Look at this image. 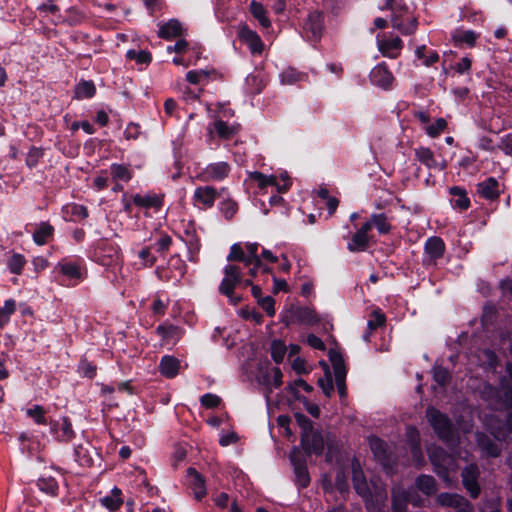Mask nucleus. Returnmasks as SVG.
<instances>
[{
  "instance_id": "f257e3e1",
  "label": "nucleus",
  "mask_w": 512,
  "mask_h": 512,
  "mask_svg": "<svg viewBox=\"0 0 512 512\" xmlns=\"http://www.w3.org/2000/svg\"><path fill=\"white\" fill-rule=\"evenodd\" d=\"M297 425L301 429L300 447L307 454L321 456L325 449V440L320 430L314 429L313 422L303 413H294Z\"/></svg>"
},
{
  "instance_id": "f03ea898",
  "label": "nucleus",
  "mask_w": 512,
  "mask_h": 512,
  "mask_svg": "<svg viewBox=\"0 0 512 512\" xmlns=\"http://www.w3.org/2000/svg\"><path fill=\"white\" fill-rule=\"evenodd\" d=\"M429 425L434 433L447 446H456L459 437L450 417L434 406H428L425 413Z\"/></svg>"
},
{
  "instance_id": "7ed1b4c3",
  "label": "nucleus",
  "mask_w": 512,
  "mask_h": 512,
  "mask_svg": "<svg viewBox=\"0 0 512 512\" xmlns=\"http://www.w3.org/2000/svg\"><path fill=\"white\" fill-rule=\"evenodd\" d=\"M238 270V265H226L223 269L224 277L219 285V293L226 296L233 305H237L243 300L241 295H237L234 292L237 287V282L240 280Z\"/></svg>"
},
{
  "instance_id": "20e7f679",
  "label": "nucleus",
  "mask_w": 512,
  "mask_h": 512,
  "mask_svg": "<svg viewBox=\"0 0 512 512\" xmlns=\"http://www.w3.org/2000/svg\"><path fill=\"white\" fill-rule=\"evenodd\" d=\"M352 482L356 493L362 497L367 509H370L371 506H376V504L380 505V503L383 501V496L381 493H376V495H373L363 474V471L360 468H353Z\"/></svg>"
},
{
  "instance_id": "39448f33",
  "label": "nucleus",
  "mask_w": 512,
  "mask_h": 512,
  "mask_svg": "<svg viewBox=\"0 0 512 512\" xmlns=\"http://www.w3.org/2000/svg\"><path fill=\"white\" fill-rule=\"evenodd\" d=\"M225 191V188L218 191L215 187L209 185L198 186L193 193V205L198 209L208 210L214 206L216 199L223 197Z\"/></svg>"
},
{
  "instance_id": "423d86ee",
  "label": "nucleus",
  "mask_w": 512,
  "mask_h": 512,
  "mask_svg": "<svg viewBox=\"0 0 512 512\" xmlns=\"http://www.w3.org/2000/svg\"><path fill=\"white\" fill-rule=\"evenodd\" d=\"M49 428L52 437L60 443H69L76 436L71 419L67 416H61L59 419L51 418Z\"/></svg>"
},
{
  "instance_id": "0eeeda50",
  "label": "nucleus",
  "mask_w": 512,
  "mask_h": 512,
  "mask_svg": "<svg viewBox=\"0 0 512 512\" xmlns=\"http://www.w3.org/2000/svg\"><path fill=\"white\" fill-rule=\"evenodd\" d=\"M446 251L444 240L439 236H431L424 243L423 265L426 267L436 266Z\"/></svg>"
},
{
  "instance_id": "6e6552de",
  "label": "nucleus",
  "mask_w": 512,
  "mask_h": 512,
  "mask_svg": "<svg viewBox=\"0 0 512 512\" xmlns=\"http://www.w3.org/2000/svg\"><path fill=\"white\" fill-rule=\"evenodd\" d=\"M370 83L384 91H390L393 89L395 77L388 68L386 62H380L377 64L369 74Z\"/></svg>"
},
{
  "instance_id": "1a4fd4ad",
  "label": "nucleus",
  "mask_w": 512,
  "mask_h": 512,
  "mask_svg": "<svg viewBox=\"0 0 512 512\" xmlns=\"http://www.w3.org/2000/svg\"><path fill=\"white\" fill-rule=\"evenodd\" d=\"M83 263L84 261L81 258L74 260L63 258L58 262L55 269L63 276L78 283L82 281L86 275V270L82 266Z\"/></svg>"
},
{
  "instance_id": "9d476101",
  "label": "nucleus",
  "mask_w": 512,
  "mask_h": 512,
  "mask_svg": "<svg viewBox=\"0 0 512 512\" xmlns=\"http://www.w3.org/2000/svg\"><path fill=\"white\" fill-rule=\"evenodd\" d=\"M324 29V15L320 11L308 14L303 24V31L309 42L317 43L322 37Z\"/></svg>"
},
{
  "instance_id": "9b49d317",
  "label": "nucleus",
  "mask_w": 512,
  "mask_h": 512,
  "mask_svg": "<svg viewBox=\"0 0 512 512\" xmlns=\"http://www.w3.org/2000/svg\"><path fill=\"white\" fill-rule=\"evenodd\" d=\"M479 476V468L474 463L466 466L461 472L462 484L472 499H477L481 493Z\"/></svg>"
},
{
  "instance_id": "f8f14e48",
  "label": "nucleus",
  "mask_w": 512,
  "mask_h": 512,
  "mask_svg": "<svg viewBox=\"0 0 512 512\" xmlns=\"http://www.w3.org/2000/svg\"><path fill=\"white\" fill-rule=\"evenodd\" d=\"M371 451L376 461L385 469L390 470L393 467L392 454L384 440L377 436L369 439Z\"/></svg>"
},
{
  "instance_id": "ddd939ff",
  "label": "nucleus",
  "mask_w": 512,
  "mask_h": 512,
  "mask_svg": "<svg viewBox=\"0 0 512 512\" xmlns=\"http://www.w3.org/2000/svg\"><path fill=\"white\" fill-rule=\"evenodd\" d=\"M259 246L258 243H246L245 245L247 250V267H250L248 273L251 277H255L258 270H261L263 274L273 273L271 267L263 265L261 257L258 255Z\"/></svg>"
},
{
  "instance_id": "4468645a",
  "label": "nucleus",
  "mask_w": 512,
  "mask_h": 512,
  "mask_svg": "<svg viewBox=\"0 0 512 512\" xmlns=\"http://www.w3.org/2000/svg\"><path fill=\"white\" fill-rule=\"evenodd\" d=\"M164 198V194H157L154 192H149L145 195L137 193L131 197L135 206L145 210H154L155 212H159L162 209L164 205Z\"/></svg>"
},
{
  "instance_id": "2eb2a0df",
  "label": "nucleus",
  "mask_w": 512,
  "mask_h": 512,
  "mask_svg": "<svg viewBox=\"0 0 512 512\" xmlns=\"http://www.w3.org/2000/svg\"><path fill=\"white\" fill-rule=\"evenodd\" d=\"M239 39L248 46L253 55H260L264 50V43L256 31L244 24L238 32Z\"/></svg>"
},
{
  "instance_id": "dca6fc26",
  "label": "nucleus",
  "mask_w": 512,
  "mask_h": 512,
  "mask_svg": "<svg viewBox=\"0 0 512 512\" xmlns=\"http://www.w3.org/2000/svg\"><path fill=\"white\" fill-rule=\"evenodd\" d=\"M478 196L487 201H496L501 195L499 181L495 177H488L476 185Z\"/></svg>"
},
{
  "instance_id": "f3484780",
  "label": "nucleus",
  "mask_w": 512,
  "mask_h": 512,
  "mask_svg": "<svg viewBox=\"0 0 512 512\" xmlns=\"http://www.w3.org/2000/svg\"><path fill=\"white\" fill-rule=\"evenodd\" d=\"M188 485L192 489L194 498L201 501L207 495L206 481L202 474L195 468L187 469Z\"/></svg>"
},
{
  "instance_id": "a211bd4d",
  "label": "nucleus",
  "mask_w": 512,
  "mask_h": 512,
  "mask_svg": "<svg viewBox=\"0 0 512 512\" xmlns=\"http://www.w3.org/2000/svg\"><path fill=\"white\" fill-rule=\"evenodd\" d=\"M292 313L296 318L297 324L315 326L320 323V318L316 311L308 306L292 305Z\"/></svg>"
},
{
  "instance_id": "6ab92c4d",
  "label": "nucleus",
  "mask_w": 512,
  "mask_h": 512,
  "mask_svg": "<svg viewBox=\"0 0 512 512\" xmlns=\"http://www.w3.org/2000/svg\"><path fill=\"white\" fill-rule=\"evenodd\" d=\"M230 172V165L227 162H216L207 165L202 172L204 180L221 181L225 179Z\"/></svg>"
},
{
  "instance_id": "aec40b11",
  "label": "nucleus",
  "mask_w": 512,
  "mask_h": 512,
  "mask_svg": "<svg viewBox=\"0 0 512 512\" xmlns=\"http://www.w3.org/2000/svg\"><path fill=\"white\" fill-rule=\"evenodd\" d=\"M156 334L159 335L164 344L175 345L181 338L182 329L174 324H160L156 327Z\"/></svg>"
},
{
  "instance_id": "412c9836",
  "label": "nucleus",
  "mask_w": 512,
  "mask_h": 512,
  "mask_svg": "<svg viewBox=\"0 0 512 512\" xmlns=\"http://www.w3.org/2000/svg\"><path fill=\"white\" fill-rule=\"evenodd\" d=\"M476 442L484 455L491 458H497L501 454V447L488 435L483 432L476 434Z\"/></svg>"
},
{
  "instance_id": "4be33fe9",
  "label": "nucleus",
  "mask_w": 512,
  "mask_h": 512,
  "mask_svg": "<svg viewBox=\"0 0 512 512\" xmlns=\"http://www.w3.org/2000/svg\"><path fill=\"white\" fill-rule=\"evenodd\" d=\"M158 369L163 377L173 379L179 374L180 360L172 355H164L159 362Z\"/></svg>"
},
{
  "instance_id": "5701e85b",
  "label": "nucleus",
  "mask_w": 512,
  "mask_h": 512,
  "mask_svg": "<svg viewBox=\"0 0 512 512\" xmlns=\"http://www.w3.org/2000/svg\"><path fill=\"white\" fill-rule=\"evenodd\" d=\"M449 194L452 196L450 202L454 209L465 211L470 207V198L464 187L452 186L449 188Z\"/></svg>"
},
{
  "instance_id": "b1692460",
  "label": "nucleus",
  "mask_w": 512,
  "mask_h": 512,
  "mask_svg": "<svg viewBox=\"0 0 512 512\" xmlns=\"http://www.w3.org/2000/svg\"><path fill=\"white\" fill-rule=\"evenodd\" d=\"M63 219L69 222L84 220L89 216L86 206L77 203H70L62 208Z\"/></svg>"
},
{
  "instance_id": "393cba45",
  "label": "nucleus",
  "mask_w": 512,
  "mask_h": 512,
  "mask_svg": "<svg viewBox=\"0 0 512 512\" xmlns=\"http://www.w3.org/2000/svg\"><path fill=\"white\" fill-rule=\"evenodd\" d=\"M402 47L403 42L398 36L392 39L378 40V49L384 57L397 58Z\"/></svg>"
},
{
  "instance_id": "a878e982",
  "label": "nucleus",
  "mask_w": 512,
  "mask_h": 512,
  "mask_svg": "<svg viewBox=\"0 0 512 512\" xmlns=\"http://www.w3.org/2000/svg\"><path fill=\"white\" fill-rule=\"evenodd\" d=\"M183 26L177 19H170L159 27L158 36L164 40H171L183 35Z\"/></svg>"
},
{
  "instance_id": "bb28decb",
  "label": "nucleus",
  "mask_w": 512,
  "mask_h": 512,
  "mask_svg": "<svg viewBox=\"0 0 512 512\" xmlns=\"http://www.w3.org/2000/svg\"><path fill=\"white\" fill-rule=\"evenodd\" d=\"M54 232V227L48 221H42L33 232V241L36 245L43 246L53 239Z\"/></svg>"
},
{
  "instance_id": "cd10ccee",
  "label": "nucleus",
  "mask_w": 512,
  "mask_h": 512,
  "mask_svg": "<svg viewBox=\"0 0 512 512\" xmlns=\"http://www.w3.org/2000/svg\"><path fill=\"white\" fill-rule=\"evenodd\" d=\"M214 130L221 140H231L241 130L238 123L229 125L227 122L216 119L213 123Z\"/></svg>"
},
{
  "instance_id": "c85d7f7f",
  "label": "nucleus",
  "mask_w": 512,
  "mask_h": 512,
  "mask_svg": "<svg viewBox=\"0 0 512 512\" xmlns=\"http://www.w3.org/2000/svg\"><path fill=\"white\" fill-rule=\"evenodd\" d=\"M372 236H366L365 234L355 231L350 237L347 243V249L351 253L365 252L370 247Z\"/></svg>"
},
{
  "instance_id": "c756f323",
  "label": "nucleus",
  "mask_w": 512,
  "mask_h": 512,
  "mask_svg": "<svg viewBox=\"0 0 512 512\" xmlns=\"http://www.w3.org/2000/svg\"><path fill=\"white\" fill-rule=\"evenodd\" d=\"M436 500L440 506L452 507L456 510L461 506H467V503L469 502L465 497L459 494L448 492H442L438 494Z\"/></svg>"
},
{
  "instance_id": "7c9ffc66",
  "label": "nucleus",
  "mask_w": 512,
  "mask_h": 512,
  "mask_svg": "<svg viewBox=\"0 0 512 512\" xmlns=\"http://www.w3.org/2000/svg\"><path fill=\"white\" fill-rule=\"evenodd\" d=\"M373 228H375L379 235H387L391 232L393 226L391 219L386 213H372L370 215Z\"/></svg>"
},
{
  "instance_id": "2f4dec72",
  "label": "nucleus",
  "mask_w": 512,
  "mask_h": 512,
  "mask_svg": "<svg viewBox=\"0 0 512 512\" xmlns=\"http://www.w3.org/2000/svg\"><path fill=\"white\" fill-rule=\"evenodd\" d=\"M415 485L419 491L426 496H432L437 492V482L433 476L421 474L415 480Z\"/></svg>"
},
{
  "instance_id": "473e14b6",
  "label": "nucleus",
  "mask_w": 512,
  "mask_h": 512,
  "mask_svg": "<svg viewBox=\"0 0 512 512\" xmlns=\"http://www.w3.org/2000/svg\"><path fill=\"white\" fill-rule=\"evenodd\" d=\"M249 12L263 28L271 27V21L267 16V10L262 3L252 0L249 5Z\"/></svg>"
},
{
  "instance_id": "72a5a7b5",
  "label": "nucleus",
  "mask_w": 512,
  "mask_h": 512,
  "mask_svg": "<svg viewBox=\"0 0 512 512\" xmlns=\"http://www.w3.org/2000/svg\"><path fill=\"white\" fill-rule=\"evenodd\" d=\"M429 459L434 465L437 474L441 475L442 473H447V468L445 466L447 453L443 448L436 447L429 451Z\"/></svg>"
},
{
  "instance_id": "f704fd0d",
  "label": "nucleus",
  "mask_w": 512,
  "mask_h": 512,
  "mask_svg": "<svg viewBox=\"0 0 512 512\" xmlns=\"http://www.w3.org/2000/svg\"><path fill=\"white\" fill-rule=\"evenodd\" d=\"M413 494L407 490H400L394 492L392 495V512H407L408 504L410 503Z\"/></svg>"
},
{
  "instance_id": "c9c22d12",
  "label": "nucleus",
  "mask_w": 512,
  "mask_h": 512,
  "mask_svg": "<svg viewBox=\"0 0 512 512\" xmlns=\"http://www.w3.org/2000/svg\"><path fill=\"white\" fill-rule=\"evenodd\" d=\"M415 56L417 59L422 60V64L426 67L432 66L440 59L438 52L427 48L426 45L418 46L415 50Z\"/></svg>"
},
{
  "instance_id": "e433bc0d",
  "label": "nucleus",
  "mask_w": 512,
  "mask_h": 512,
  "mask_svg": "<svg viewBox=\"0 0 512 512\" xmlns=\"http://www.w3.org/2000/svg\"><path fill=\"white\" fill-rule=\"evenodd\" d=\"M415 158L428 169L438 168V162L435 159L434 153L428 147H418L414 149Z\"/></svg>"
},
{
  "instance_id": "4c0bfd02",
  "label": "nucleus",
  "mask_w": 512,
  "mask_h": 512,
  "mask_svg": "<svg viewBox=\"0 0 512 512\" xmlns=\"http://www.w3.org/2000/svg\"><path fill=\"white\" fill-rule=\"evenodd\" d=\"M477 37V33L473 30H458L453 34L452 39L456 47H462L464 44L473 47Z\"/></svg>"
},
{
  "instance_id": "58836bf2",
  "label": "nucleus",
  "mask_w": 512,
  "mask_h": 512,
  "mask_svg": "<svg viewBox=\"0 0 512 512\" xmlns=\"http://www.w3.org/2000/svg\"><path fill=\"white\" fill-rule=\"evenodd\" d=\"M37 487L39 488L40 491L52 497H56L59 492L58 482L52 476H41L37 480Z\"/></svg>"
},
{
  "instance_id": "ea45409f",
  "label": "nucleus",
  "mask_w": 512,
  "mask_h": 512,
  "mask_svg": "<svg viewBox=\"0 0 512 512\" xmlns=\"http://www.w3.org/2000/svg\"><path fill=\"white\" fill-rule=\"evenodd\" d=\"M78 99H90L96 94V86L92 80H81L75 88Z\"/></svg>"
},
{
  "instance_id": "a19ab883",
  "label": "nucleus",
  "mask_w": 512,
  "mask_h": 512,
  "mask_svg": "<svg viewBox=\"0 0 512 512\" xmlns=\"http://www.w3.org/2000/svg\"><path fill=\"white\" fill-rule=\"evenodd\" d=\"M110 173L113 180L129 182L133 177L132 170L124 164L112 163L110 165Z\"/></svg>"
},
{
  "instance_id": "79ce46f5",
  "label": "nucleus",
  "mask_w": 512,
  "mask_h": 512,
  "mask_svg": "<svg viewBox=\"0 0 512 512\" xmlns=\"http://www.w3.org/2000/svg\"><path fill=\"white\" fill-rule=\"evenodd\" d=\"M185 235L187 237L185 243L189 252V260L195 261V255H197L201 246L200 239L196 235L195 231L189 229L185 230Z\"/></svg>"
},
{
  "instance_id": "37998d69",
  "label": "nucleus",
  "mask_w": 512,
  "mask_h": 512,
  "mask_svg": "<svg viewBox=\"0 0 512 512\" xmlns=\"http://www.w3.org/2000/svg\"><path fill=\"white\" fill-rule=\"evenodd\" d=\"M16 311V301L12 298L4 301V305L0 307V329H3L9 322L11 316Z\"/></svg>"
},
{
  "instance_id": "c03bdc74",
  "label": "nucleus",
  "mask_w": 512,
  "mask_h": 512,
  "mask_svg": "<svg viewBox=\"0 0 512 512\" xmlns=\"http://www.w3.org/2000/svg\"><path fill=\"white\" fill-rule=\"evenodd\" d=\"M306 77V74L299 72L293 67H288L280 73V80L282 84L292 85L299 81H302Z\"/></svg>"
},
{
  "instance_id": "a18cd8bd",
  "label": "nucleus",
  "mask_w": 512,
  "mask_h": 512,
  "mask_svg": "<svg viewBox=\"0 0 512 512\" xmlns=\"http://www.w3.org/2000/svg\"><path fill=\"white\" fill-rule=\"evenodd\" d=\"M222 201L219 203L218 208L226 220H231L238 211V204L231 198L222 197Z\"/></svg>"
},
{
  "instance_id": "49530a36",
  "label": "nucleus",
  "mask_w": 512,
  "mask_h": 512,
  "mask_svg": "<svg viewBox=\"0 0 512 512\" xmlns=\"http://www.w3.org/2000/svg\"><path fill=\"white\" fill-rule=\"evenodd\" d=\"M26 264V259L24 255L20 253H13L8 261H7V267L10 271V273L15 275H21L23 268Z\"/></svg>"
},
{
  "instance_id": "de8ad7c7",
  "label": "nucleus",
  "mask_w": 512,
  "mask_h": 512,
  "mask_svg": "<svg viewBox=\"0 0 512 512\" xmlns=\"http://www.w3.org/2000/svg\"><path fill=\"white\" fill-rule=\"evenodd\" d=\"M126 58L129 60H134L137 64L140 65H149L152 62V54L147 50L129 49L126 52Z\"/></svg>"
},
{
  "instance_id": "09e8293b",
  "label": "nucleus",
  "mask_w": 512,
  "mask_h": 512,
  "mask_svg": "<svg viewBox=\"0 0 512 512\" xmlns=\"http://www.w3.org/2000/svg\"><path fill=\"white\" fill-rule=\"evenodd\" d=\"M433 380L440 386L446 387L451 381L450 371L442 365H435L432 369Z\"/></svg>"
},
{
  "instance_id": "8fccbe9b",
  "label": "nucleus",
  "mask_w": 512,
  "mask_h": 512,
  "mask_svg": "<svg viewBox=\"0 0 512 512\" xmlns=\"http://www.w3.org/2000/svg\"><path fill=\"white\" fill-rule=\"evenodd\" d=\"M247 90L252 95L260 94L265 86L263 79L258 74H249L245 79Z\"/></svg>"
},
{
  "instance_id": "3c124183",
  "label": "nucleus",
  "mask_w": 512,
  "mask_h": 512,
  "mask_svg": "<svg viewBox=\"0 0 512 512\" xmlns=\"http://www.w3.org/2000/svg\"><path fill=\"white\" fill-rule=\"evenodd\" d=\"M74 459L79 465L84 467L93 465V459L89 454V450L81 444L74 448Z\"/></svg>"
},
{
  "instance_id": "603ef678",
  "label": "nucleus",
  "mask_w": 512,
  "mask_h": 512,
  "mask_svg": "<svg viewBox=\"0 0 512 512\" xmlns=\"http://www.w3.org/2000/svg\"><path fill=\"white\" fill-rule=\"evenodd\" d=\"M447 126V121L440 117L437 118L433 123H429L427 126H425L424 129L429 137L436 138L447 129Z\"/></svg>"
},
{
  "instance_id": "864d4df0",
  "label": "nucleus",
  "mask_w": 512,
  "mask_h": 512,
  "mask_svg": "<svg viewBox=\"0 0 512 512\" xmlns=\"http://www.w3.org/2000/svg\"><path fill=\"white\" fill-rule=\"evenodd\" d=\"M249 177L252 181L256 182L260 189H265L268 186H272L276 184V176L274 175H265L262 172L254 171L249 174Z\"/></svg>"
},
{
  "instance_id": "5fc2aeb1",
  "label": "nucleus",
  "mask_w": 512,
  "mask_h": 512,
  "mask_svg": "<svg viewBox=\"0 0 512 512\" xmlns=\"http://www.w3.org/2000/svg\"><path fill=\"white\" fill-rule=\"evenodd\" d=\"M271 357L276 364L283 362L287 347L281 340H273L270 347Z\"/></svg>"
},
{
  "instance_id": "6e6d98bb",
  "label": "nucleus",
  "mask_w": 512,
  "mask_h": 512,
  "mask_svg": "<svg viewBox=\"0 0 512 512\" xmlns=\"http://www.w3.org/2000/svg\"><path fill=\"white\" fill-rule=\"evenodd\" d=\"M312 454H307L304 449L294 446L290 452V462L293 468L298 466L307 465V457H310Z\"/></svg>"
},
{
  "instance_id": "4d7b16f0",
  "label": "nucleus",
  "mask_w": 512,
  "mask_h": 512,
  "mask_svg": "<svg viewBox=\"0 0 512 512\" xmlns=\"http://www.w3.org/2000/svg\"><path fill=\"white\" fill-rule=\"evenodd\" d=\"M392 26L398 29L403 35H412L417 29V21L413 19L407 24H404L402 20L394 15L392 17Z\"/></svg>"
},
{
  "instance_id": "13d9d810",
  "label": "nucleus",
  "mask_w": 512,
  "mask_h": 512,
  "mask_svg": "<svg viewBox=\"0 0 512 512\" xmlns=\"http://www.w3.org/2000/svg\"><path fill=\"white\" fill-rule=\"evenodd\" d=\"M293 469H294V474L296 477V484L299 486V488L304 489V488L308 487L311 479H310L307 465H304V466L300 465Z\"/></svg>"
},
{
  "instance_id": "bf43d9fd",
  "label": "nucleus",
  "mask_w": 512,
  "mask_h": 512,
  "mask_svg": "<svg viewBox=\"0 0 512 512\" xmlns=\"http://www.w3.org/2000/svg\"><path fill=\"white\" fill-rule=\"evenodd\" d=\"M113 496H106L102 499V504L110 511H116L120 508L123 501L120 498L121 491L117 487L113 489Z\"/></svg>"
},
{
  "instance_id": "052dcab7",
  "label": "nucleus",
  "mask_w": 512,
  "mask_h": 512,
  "mask_svg": "<svg viewBox=\"0 0 512 512\" xmlns=\"http://www.w3.org/2000/svg\"><path fill=\"white\" fill-rule=\"evenodd\" d=\"M229 262H242L247 267V257L240 243H235L231 246L230 252L227 256Z\"/></svg>"
},
{
  "instance_id": "680f3d73",
  "label": "nucleus",
  "mask_w": 512,
  "mask_h": 512,
  "mask_svg": "<svg viewBox=\"0 0 512 512\" xmlns=\"http://www.w3.org/2000/svg\"><path fill=\"white\" fill-rule=\"evenodd\" d=\"M43 156L44 150L42 148L31 146L25 160L26 166L30 169L35 168Z\"/></svg>"
},
{
  "instance_id": "e2e57ef3",
  "label": "nucleus",
  "mask_w": 512,
  "mask_h": 512,
  "mask_svg": "<svg viewBox=\"0 0 512 512\" xmlns=\"http://www.w3.org/2000/svg\"><path fill=\"white\" fill-rule=\"evenodd\" d=\"M27 416L31 417L36 424L49 425V421L45 416V409L41 405H34L32 408L27 409Z\"/></svg>"
},
{
  "instance_id": "0e129e2a",
  "label": "nucleus",
  "mask_w": 512,
  "mask_h": 512,
  "mask_svg": "<svg viewBox=\"0 0 512 512\" xmlns=\"http://www.w3.org/2000/svg\"><path fill=\"white\" fill-rule=\"evenodd\" d=\"M66 13H67V16L63 20V22L71 27L81 24L83 22V20L85 19L84 13L74 7H70L66 11Z\"/></svg>"
},
{
  "instance_id": "69168bd1",
  "label": "nucleus",
  "mask_w": 512,
  "mask_h": 512,
  "mask_svg": "<svg viewBox=\"0 0 512 512\" xmlns=\"http://www.w3.org/2000/svg\"><path fill=\"white\" fill-rule=\"evenodd\" d=\"M386 323V316L385 314L380 310L376 309L373 310L371 314V319L367 322V327L370 331H374L377 328L383 326Z\"/></svg>"
},
{
  "instance_id": "338daca9",
  "label": "nucleus",
  "mask_w": 512,
  "mask_h": 512,
  "mask_svg": "<svg viewBox=\"0 0 512 512\" xmlns=\"http://www.w3.org/2000/svg\"><path fill=\"white\" fill-rule=\"evenodd\" d=\"M317 384L322 389L324 395L326 397L330 398L334 391V386H333L332 376H331L328 368L325 371V378L320 377L318 379Z\"/></svg>"
},
{
  "instance_id": "774afa93",
  "label": "nucleus",
  "mask_w": 512,
  "mask_h": 512,
  "mask_svg": "<svg viewBox=\"0 0 512 512\" xmlns=\"http://www.w3.org/2000/svg\"><path fill=\"white\" fill-rule=\"evenodd\" d=\"M172 244V238L168 234H161L160 238L152 245V248L158 253L163 254L168 251Z\"/></svg>"
}]
</instances>
